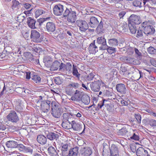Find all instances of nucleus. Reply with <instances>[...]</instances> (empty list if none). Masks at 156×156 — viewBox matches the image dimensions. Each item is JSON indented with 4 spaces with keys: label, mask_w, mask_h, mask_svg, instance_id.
Wrapping results in <instances>:
<instances>
[{
    "label": "nucleus",
    "mask_w": 156,
    "mask_h": 156,
    "mask_svg": "<svg viewBox=\"0 0 156 156\" xmlns=\"http://www.w3.org/2000/svg\"><path fill=\"white\" fill-rule=\"evenodd\" d=\"M63 16L67 17L68 23L70 24L74 23L76 20V12L71 8L66 7L63 13Z\"/></svg>",
    "instance_id": "obj_1"
},
{
    "label": "nucleus",
    "mask_w": 156,
    "mask_h": 156,
    "mask_svg": "<svg viewBox=\"0 0 156 156\" xmlns=\"http://www.w3.org/2000/svg\"><path fill=\"white\" fill-rule=\"evenodd\" d=\"M42 97L40 96L39 98L36 100L35 102L38 107H40L41 110L44 112H47L50 109L51 102L49 101H42Z\"/></svg>",
    "instance_id": "obj_2"
},
{
    "label": "nucleus",
    "mask_w": 156,
    "mask_h": 156,
    "mask_svg": "<svg viewBox=\"0 0 156 156\" xmlns=\"http://www.w3.org/2000/svg\"><path fill=\"white\" fill-rule=\"evenodd\" d=\"M149 22L145 21L143 23L141 27L143 29L144 33L147 36H150L153 35L155 32V30L153 27L149 25Z\"/></svg>",
    "instance_id": "obj_3"
},
{
    "label": "nucleus",
    "mask_w": 156,
    "mask_h": 156,
    "mask_svg": "<svg viewBox=\"0 0 156 156\" xmlns=\"http://www.w3.org/2000/svg\"><path fill=\"white\" fill-rule=\"evenodd\" d=\"M63 120L62 123V126L65 129H69L71 127V123L70 121L71 118L70 117V115L68 113H64L63 115Z\"/></svg>",
    "instance_id": "obj_4"
},
{
    "label": "nucleus",
    "mask_w": 156,
    "mask_h": 156,
    "mask_svg": "<svg viewBox=\"0 0 156 156\" xmlns=\"http://www.w3.org/2000/svg\"><path fill=\"white\" fill-rule=\"evenodd\" d=\"M51 114L52 115L56 118L60 117L61 112L59 106L56 105L54 102L51 103Z\"/></svg>",
    "instance_id": "obj_5"
},
{
    "label": "nucleus",
    "mask_w": 156,
    "mask_h": 156,
    "mask_svg": "<svg viewBox=\"0 0 156 156\" xmlns=\"http://www.w3.org/2000/svg\"><path fill=\"white\" fill-rule=\"evenodd\" d=\"M8 120L13 123H16L19 120V118L16 112L12 110L11 111L7 116Z\"/></svg>",
    "instance_id": "obj_6"
},
{
    "label": "nucleus",
    "mask_w": 156,
    "mask_h": 156,
    "mask_svg": "<svg viewBox=\"0 0 156 156\" xmlns=\"http://www.w3.org/2000/svg\"><path fill=\"white\" fill-rule=\"evenodd\" d=\"M78 27L80 30L81 32H85L88 29V26L87 22L81 20H78L76 21Z\"/></svg>",
    "instance_id": "obj_7"
},
{
    "label": "nucleus",
    "mask_w": 156,
    "mask_h": 156,
    "mask_svg": "<svg viewBox=\"0 0 156 156\" xmlns=\"http://www.w3.org/2000/svg\"><path fill=\"white\" fill-rule=\"evenodd\" d=\"M85 20L88 23L89 26L91 27L95 28L99 23L97 19L94 17H88L86 16Z\"/></svg>",
    "instance_id": "obj_8"
},
{
    "label": "nucleus",
    "mask_w": 156,
    "mask_h": 156,
    "mask_svg": "<svg viewBox=\"0 0 156 156\" xmlns=\"http://www.w3.org/2000/svg\"><path fill=\"white\" fill-rule=\"evenodd\" d=\"M40 37V33L38 31L35 30L31 31L30 38L32 41L35 42H41V40Z\"/></svg>",
    "instance_id": "obj_9"
},
{
    "label": "nucleus",
    "mask_w": 156,
    "mask_h": 156,
    "mask_svg": "<svg viewBox=\"0 0 156 156\" xmlns=\"http://www.w3.org/2000/svg\"><path fill=\"white\" fill-rule=\"evenodd\" d=\"M141 22L140 16L134 14L131 15L129 18V23L133 25L139 24Z\"/></svg>",
    "instance_id": "obj_10"
},
{
    "label": "nucleus",
    "mask_w": 156,
    "mask_h": 156,
    "mask_svg": "<svg viewBox=\"0 0 156 156\" xmlns=\"http://www.w3.org/2000/svg\"><path fill=\"white\" fill-rule=\"evenodd\" d=\"M97 43L98 44L101 45L99 47L100 50H106L108 47V45L106 44V39L104 37H99L97 38L96 40Z\"/></svg>",
    "instance_id": "obj_11"
},
{
    "label": "nucleus",
    "mask_w": 156,
    "mask_h": 156,
    "mask_svg": "<svg viewBox=\"0 0 156 156\" xmlns=\"http://www.w3.org/2000/svg\"><path fill=\"white\" fill-rule=\"evenodd\" d=\"M63 6L61 4L55 5L53 8V12L56 16H59L63 15Z\"/></svg>",
    "instance_id": "obj_12"
},
{
    "label": "nucleus",
    "mask_w": 156,
    "mask_h": 156,
    "mask_svg": "<svg viewBox=\"0 0 156 156\" xmlns=\"http://www.w3.org/2000/svg\"><path fill=\"white\" fill-rule=\"evenodd\" d=\"M53 144L55 147L51 146L48 148V152L49 156H59L57 151V148L55 146L56 144L55 142H54Z\"/></svg>",
    "instance_id": "obj_13"
},
{
    "label": "nucleus",
    "mask_w": 156,
    "mask_h": 156,
    "mask_svg": "<svg viewBox=\"0 0 156 156\" xmlns=\"http://www.w3.org/2000/svg\"><path fill=\"white\" fill-rule=\"evenodd\" d=\"M133 4L134 6L139 8L143 6L145 7L148 4L146 0H135Z\"/></svg>",
    "instance_id": "obj_14"
},
{
    "label": "nucleus",
    "mask_w": 156,
    "mask_h": 156,
    "mask_svg": "<svg viewBox=\"0 0 156 156\" xmlns=\"http://www.w3.org/2000/svg\"><path fill=\"white\" fill-rule=\"evenodd\" d=\"M100 81L98 80L92 82L90 84L91 90L94 92H98L100 88Z\"/></svg>",
    "instance_id": "obj_15"
},
{
    "label": "nucleus",
    "mask_w": 156,
    "mask_h": 156,
    "mask_svg": "<svg viewBox=\"0 0 156 156\" xmlns=\"http://www.w3.org/2000/svg\"><path fill=\"white\" fill-rule=\"evenodd\" d=\"M46 30L48 32H53L55 30V24L51 22H48L46 26Z\"/></svg>",
    "instance_id": "obj_16"
},
{
    "label": "nucleus",
    "mask_w": 156,
    "mask_h": 156,
    "mask_svg": "<svg viewBox=\"0 0 156 156\" xmlns=\"http://www.w3.org/2000/svg\"><path fill=\"white\" fill-rule=\"evenodd\" d=\"M109 149L110 151L111 156H119L118 148L115 145H112Z\"/></svg>",
    "instance_id": "obj_17"
},
{
    "label": "nucleus",
    "mask_w": 156,
    "mask_h": 156,
    "mask_svg": "<svg viewBox=\"0 0 156 156\" xmlns=\"http://www.w3.org/2000/svg\"><path fill=\"white\" fill-rule=\"evenodd\" d=\"M68 144H62L61 147V151L63 156H68Z\"/></svg>",
    "instance_id": "obj_18"
},
{
    "label": "nucleus",
    "mask_w": 156,
    "mask_h": 156,
    "mask_svg": "<svg viewBox=\"0 0 156 156\" xmlns=\"http://www.w3.org/2000/svg\"><path fill=\"white\" fill-rule=\"evenodd\" d=\"M137 156H147L149 155L147 151L142 147H139L136 151Z\"/></svg>",
    "instance_id": "obj_19"
},
{
    "label": "nucleus",
    "mask_w": 156,
    "mask_h": 156,
    "mask_svg": "<svg viewBox=\"0 0 156 156\" xmlns=\"http://www.w3.org/2000/svg\"><path fill=\"white\" fill-rule=\"evenodd\" d=\"M95 41H94L93 43H91L88 48L89 52L90 54H95L98 51V47L95 44Z\"/></svg>",
    "instance_id": "obj_20"
},
{
    "label": "nucleus",
    "mask_w": 156,
    "mask_h": 156,
    "mask_svg": "<svg viewBox=\"0 0 156 156\" xmlns=\"http://www.w3.org/2000/svg\"><path fill=\"white\" fill-rule=\"evenodd\" d=\"M116 88L117 91L125 94L126 93V89L125 85L122 83L117 84L116 86Z\"/></svg>",
    "instance_id": "obj_21"
},
{
    "label": "nucleus",
    "mask_w": 156,
    "mask_h": 156,
    "mask_svg": "<svg viewBox=\"0 0 156 156\" xmlns=\"http://www.w3.org/2000/svg\"><path fill=\"white\" fill-rule=\"evenodd\" d=\"M27 23L28 26L31 29H35L36 21L31 17H28L27 18Z\"/></svg>",
    "instance_id": "obj_22"
},
{
    "label": "nucleus",
    "mask_w": 156,
    "mask_h": 156,
    "mask_svg": "<svg viewBox=\"0 0 156 156\" xmlns=\"http://www.w3.org/2000/svg\"><path fill=\"white\" fill-rule=\"evenodd\" d=\"M6 147L10 148H15L19 145L18 143L14 140H9L6 142L5 143Z\"/></svg>",
    "instance_id": "obj_23"
},
{
    "label": "nucleus",
    "mask_w": 156,
    "mask_h": 156,
    "mask_svg": "<svg viewBox=\"0 0 156 156\" xmlns=\"http://www.w3.org/2000/svg\"><path fill=\"white\" fill-rule=\"evenodd\" d=\"M74 93V95L70 99L74 101H79L80 100L81 92L76 90Z\"/></svg>",
    "instance_id": "obj_24"
},
{
    "label": "nucleus",
    "mask_w": 156,
    "mask_h": 156,
    "mask_svg": "<svg viewBox=\"0 0 156 156\" xmlns=\"http://www.w3.org/2000/svg\"><path fill=\"white\" fill-rule=\"evenodd\" d=\"M23 102L22 101L18 100L16 103V109L18 112H20L23 109Z\"/></svg>",
    "instance_id": "obj_25"
},
{
    "label": "nucleus",
    "mask_w": 156,
    "mask_h": 156,
    "mask_svg": "<svg viewBox=\"0 0 156 156\" xmlns=\"http://www.w3.org/2000/svg\"><path fill=\"white\" fill-rule=\"evenodd\" d=\"M37 142L41 144H46L47 139L46 137L42 135H38L37 137Z\"/></svg>",
    "instance_id": "obj_26"
},
{
    "label": "nucleus",
    "mask_w": 156,
    "mask_h": 156,
    "mask_svg": "<svg viewBox=\"0 0 156 156\" xmlns=\"http://www.w3.org/2000/svg\"><path fill=\"white\" fill-rule=\"evenodd\" d=\"M58 137L59 135L58 134L53 132L49 133L47 135V138L51 140H57Z\"/></svg>",
    "instance_id": "obj_27"
},
{
    "label": "nucleus",
    "mask_w": 156,
    "mask_h": 156,
    "mask_svg": "<svg viewBox=\"0 0 156 156\" xmlns=\"http://www.w3.org/2000/svg\"><path fill=\"white\" fill-rule=\"evenodd\" d=\"M78 153V147H75L68 151V155L69 156H77Z\"/></svg>",
    "instance_id": "obj_28"
},
{
    "label": "nucleus",
    "mask_w": 156,
    "mask_h": 156,
    "mask_svg": "<svg viewBox=\"0 0 156 156\" xmlns=\"http://www.w3.org/2000/svg\"><path fill=\"white\" fill-rule=\"evenodd\" d=\"M96 30L98 34H102L104 32V30L103 27V23L101 21L98 25L96 29Z\"/></svg>",
    "instance_id": "obj_29"
},
{
    "label": "nucleus",
    "mask_w": 156,
    "mask_h": 156,
    "mask_svg": "<svg viewBox=\"0 0 156 156\" xmlns=\"http://www.w3.org/2000/svg\"><path fill=\"white\" fill-rule=\"evenodd\" d=\"M60 62L57 61H55L52 64L50 67L51 71H55L58 69L60 66Z\"/></svg>",
    "instance_id": "obj_30"
},
{
    "label": "nucleus",
    "mask_w": 156,
    "mask_h": 156,
    "mask_svg": "<svg viewBox=\"0 0 156 156\" xmlns=\"http://www.w3.org/2000/svg\"><path fill=\"white\" fill-rule=\"evenodd\" d=\"M92 153L91 148L86 147L84 148L83 153V154L84 156H89L91 155Z\"/></svg>",
    "instance_id": "obj_31"
},
{
    "label": "nucleus",
    "mask_w": 156,
    "mask_h": 156,
    "mask_svg": "<svg viewBox=\"0 0 156 156\" xmlns=\"http://www.w3.org/2000/svg\"><path fill=\"white\" fill-rule=\"evenodd\" d=\"M120 59L122 61L128 63L132 64L133 60V58L127 57H122L120 58Z\"/></svg>",
    "instance_id": "obj_32"
},
{
    "label": "nucleus",
    "mask_w": 156,
    "mask_h": 156,
    "mask_svg": "<svg viewBox=\"0 0 156 156\" xmlns=\"http://www.w3.org/2000/svg\"><path fill=\"white\" fill-rule=\"evenodd\" d=\"M129 29L132 34H135L136 31V27L135 25L128 23Z\"/></svg>",
    "instance_id": "obj_33"
},
{
    "label": "nucleus",
    "mask_w": 156,
    "mask_h": 156,
    "mask_svg": "<svg viewBox=\"0 0 156 156\" xmlns=\"http://www.w3.org/2000/svg\"><path fill=\"white\" fill-rule=\"evenodd\" d=\"M108 43L110 46H115L118 44V41L116 39L112 38L108 40Z\"/></svg>",
    "instance_id": "obj_34"
},
{
    "label": "nucleus",
    "mask_w": 156,
    "mask_h": 156,
    "mask_svg": "<svg viewBox=\"0 0 156 156\" xmlns=\"http://www.w3.org/2000/svg\"><path fill=\"white\" fill-rule=\"evenodd\" d=\"M71 128H72L74 130L77 131L79 129L80 125L76 123L74 120L71 121Z\"/></svg>",
    "instance_id": "obj_35"
},
{
    "label": "nucleus",
    "mask_w": 156,
    "mask_h": 156,
    "mask_svg": "<svg viewBox=\"0 0 156 156\" xmlns=\"http://www.w3.org/2000/svg\"><path fill=\"white\" fill-rule=\"evenodd\" d=\"M33 82L36 83H39L41 81V78L39 76L34 75L32 78Z\"/></svg>",
    "instance_id": "obj_36"
},
{
    "label": "nucleus",
    "mask_w": 156,
    "mask_h": 156,
    "mask_svg": "<svg viewBox=\"0 0 156 156\" xmlns=\"http://www.w3.org/2000/svg\"><path fill=\"white\" fill-rule=\"evenodd\" d=\"M120 31L122 32H124L127 31V24L126 23H124L121 24L120 28Z\"/></svg>",
    "instance_id": "obj_37"
},
{
    "label": "nucleus",
    "mask_w": 156,
    "mask_h": 156,
    "mask_svg": "<svg viewBox=\"0 0 156 156\" xmlns=\"http://www.w3.org/2000/svg\"><path fill=\"white\" fill-rule=\"evenodd\" d=\"M73 75L75 76L78 78H79L80 76V74L78 73L76 66H74V65H73Z\"/></svg>",
    "instance_id": "obj_38"
},
{
    "label": "nucleus",
    "mask_w": 156,
    "mask_h": 156,
    "mask_svg": "<svg viewBox=\"0 0 156 156\" xmlns=\"http://www.w3.org/2000/svg\"><path fill=\"white\" fill-rule=\"evenodd\" d=\"M144 31L140 29H139L137 30L136 37L140 39H142L144 37Z\"/></svg>",
    "instance_id": "obj_39"
},
{
    "label": "nucleus",
    "mask_w": 156,
    "mask_h": 156,
    "mask_svg": "<svg viewBox=\"0 0 156 156\" xmlns=\"http://www.w3.org/2000/svg\"><path fill=\"white\" fill-rule=\"evenodd\" d=\"M108 101V100L103 99L102 101H100L98 104V106L96 107V109L98 110H100L101 108L103 106H104V103Z\"/></svg>",
    "instance_id": "obj_40"
},
{
    "label": "nucleus",
    "mask_w": 156,
    "mask_h": 156,
    "mask_svg": "<svg viewBox=\"0 0 156 156\" xmlns=\"http://www.w3.org/2000/svg\"><path fill=\"white\" fill-rule=\"evenodd\" d=\"M66 92L68 95H71L75 92L74 89L72 87L68 88V87H67L66 90Z\"/></svg>",
    "instance_id": "obj_41"
},
{
    "label": "nucleus",
    "mask_w": 156,
    "mask_h": 156,
    "mask_svg": "<svg viewBox=\"0 0 156 156\" xmlns=\"http://www.w3.org/2000/svg\"><path fill=\"white\" fill-rule=\"evenodd\" d=\"M45 12L42 9H38L35 12V16L36 18H37L39 17L40 16L44 13Z\"/></svg>",
    "instance_id": "obj_42"
},
{
    "label": "nucleus",
    "mask_w": 156,
    "mask_h": 156,
    "mask_svg": "<svg viewBox=\"0 0 156 156\" xmlns=\"http://www.w3.org/2000/svg\"><path fill=\"white\" fill-rule=\"evenodd\" d=\"M12 3V8L13 9H14L15 8H17L18 5L20 4L19 2L18 1L16 0H13Z\"/></svg>",
    "instance_id": "obj_43"
},
{
    "label": "nucleus",
    "mask_w": 156,
    "mask_h": 156,
    "mask_svg": "<svg viewBox=\"0 0 156 156\" xmlns=\"http://www.w3.org/2000/svg\"><path fill=\"white\" fill-rule=\"evenodd\" d=\"M82 101L85 105H88L90 103L89 97L88 96H85L83 99Z\"/></svg>",
    "instance_id": "obj_44"
},
{
    "label": "nucleus",
    "mask_w": 156,
    "mask_h": 156,
    "mask_svg": "<svg viewBox=\"0 0 156 156\" xmlns=\"http://www.w3.org/2000/svg\"><path fill=\"white\" fill-rule=\"evenodd\" d=\"M79 84L77 83H72L69 84L67 86L68 88H73V89H75L76 87H78Z\"/></svg>",
    "instance_id": "obj_45"
},
{
    "label": "nucleus",
    "mask_w": 156,
    "mask_h": 156,
    "mask_svg": "<svg viewBox=\"0 0 156 156\" xmlns=\"http://www.w3.org/2000/svg\"><path fill=\"white\" fill-rule=\"evenodd\" d=\"M106 49L107 50V51L109 53H112L115 51V48L108 46L107 48Z\"/></svg>",
    "instance_id": "obj_46"
},
{
    "label": "nucleus",
    "mask_w": 156,
    "mask_h": 156,
    "mask_svg": "<svg viewBox=\"0 0 156 156\" xmlns=\"http://www.w3.org/2000/svg\"><path fill=\"white\" fill-rule=\"evenodd\" d=\"M109 150L103 148L102 155L103 156H111V153L109 152Z\"/></svg>",
    "instance_id": "obj_47"
},
{
    "label": "nucleus",
    "mask_w": 156,
    "mask_h": 156,
    "mask_svg": "<svg viewBox=\"0 0 156 156\" xmlns=\"http://www.w3.org/2000/svg\"><path fill=\"white\" fill-rule=\"evenodd\" d=\"M134 51L135 54L137 55V58L139 60L141 59V54L139 50L136 48H134Z\"/></svg>",
    "instance_id": "obj_48"
},
{
    "label": "nucleus",
    "mask_w": 156,
    "mask_h": 156,
    "mask_svg": "<svg viewBox=\"0 0 156 156\" xmlns=\"http://www.w3.org/2000/svg\"><path fill=\"white\" fill-rule=\"evenodd\" d=\"M71 64L69 62H68L65 64V69L68 72H69L71 69Z\"/></svg>",
    "instance_id": "obj_49"
},
{
    "label": "nucleus",
    "mask_w": 156,
    "mask_h": 156,
    "mask_svg": "<svg viewBox=\"0 0 156 156\" xmlns=\"http://www.w3.org/2000/svg\"><path fill=\"white\" fill-rule=\"evenodd\" d=\"M103 94L104 96H107L108 97H109L110 96H112V93L109 90H105L103 92Z\"/></svg>",
    "instance_id": "obj_50"
},
{
    "label": "nucleus",
    "mask_w": 156,
    "mask_h": 156,
    "mask_svg": "<svg viewBox=\"0 0 156 156\" xmlns=\"http://www.w3.org/2000/svg\"><path fill=\"white\" fill-rule=\"evenodd\" d=\"M134 116L138 123H141V115L138 113H135V114Z\"/></svg>",
    "instance_id": "obj_51"
},
{
    "label": "nucleus",
    "mask_w": 156,
    "mask_h": 156,
    "mask_svg": "<svg viewBox=\"0 0 156 156\" xmlns=\"http://www.w3.org/2000/svg\"><path fill=\"white\" fill-rule=\"evenodd\" d=\"M54 81L55 83L57 84H60L62 83V80L59 77L55 78Z\"/></svg>",
    "instance_id": "obj_52"
},
{
    "label": "nucleus",
    "mask_w": 156,
    "mask_h": 156,
    "mask_svg": "<svg viewBox=\"0 0 156 156\" xmlns=\"http://www.w3.org/2000/svg\"><path fill=\"white\" fill-rule=\"evenodd\" d=\"M24 153H28L30 154H31L33 153V149L29 147H26Z\"/></svg>",
    "instance_id": "obj_53"
},
{
    "label": "nucleus",
    "mask_w": 156,
    "mask_h": 156,
    "mask_svg": "<svg viewBox=\"0 0 156 156\" xmlns=\"http://www.w3.org/2000/svg\"><path fill=\"white\" fill-rule=\"evenodd\" d=\"M129 100L128 98H126L125 100L122 99L121 101V104L123 106H127L128 105V102L127 101Z\"/></svg>",
    "instance_id": "obj_54"
},
{
    "label": "nucleus",
    "mask_w": 156,
    "mask_h": 156,
    "mask_svg": "<svg viewBox=\"0 0 156 156\" xmlns=\"http://www.w3.org/2000/svg\"><path fill=\"white\" fill-rule=\"evenodd\" d=\"M148 50L151 54H154L156 52V49L152 47H150L148 48Z\"/></svg>",
    "instance_id": "obj_55"
},
{
    "label": "nucleus",
    "mask_w": 156,
    "mask_h": 156,
    "mask_svg": "<svg viewBox=\"0 0 156 156\" xmlns=\"http://www.w3.org/2000/svg\"><path fill=\"white\" fill-rule=\"evenodd\" d=\"M149 124L152 126L155 127L156 126V120L151 119L149 122Z\"/></svg>",
    "instance_id": "obj_56"
},
{
    "label": "nucleus",
    "mask_w": 156,
    "mask_h": 156,
    "mask_svg": "<svg viewBox=\"0 0 156 156\" xmlns=\"http://www.w3.org/2000/svg\"><path fill=\"white\" fill-rule=\"evenodd\" d=\"M133 60L132 64L134 65H138L140 64V62L139 59H136L133 58Z\"/></svg>",
    "instance_id": "obj_57"
},
{
    "label": "nucleus",
    "mask_w": 156,
    "mask_h": 156,
    "mask_svg": "<svg viewBox=\"0 0 156 156\" xmlns=\"http://www.w3.org/2000/svg\"><path fill=\"white\" fill-rule=\"evenodd\" d=\"M130 138L131 139H133L136 140H138L139 139V136L135 133H134L133 135L130 137Z\"/></svg>",
    "instance_id": "obj_58"
},
{
    "label": "nucleus",
    "mask_w": 156,
    "mask_h": 156,
    "mask_svg": "<svg viewBox=\"0 0 156 156\" xmlns=\"http://www.w3.org/2000/svg\"><path fill=\"white\" fill-rule=\"evenodd\" d=\"M126 133V130L125 129H122L119 130V132L118 133V134L119 135H122L125 134Z\"/></svg>",
    "instance_id": "obj_59"
},
{
    "label": "nucleus",
    "mask_w": 156,
    "mask_h": 156,
    "mask_svg": "<svg viewBox=\"0 0 156 156\" xmlns=\"http://www.w3.org/2000/svg\"><path fill=\"white\" fill-rule=\"evenodd\" d=\"M23 5L27 9H29L31 7V5L28 3L23 4Z\"/></svg>",
    "instance_id": "obj_60"
},
{
    "label": "nucleus",
    "mask_w": 156,
    "mask_h": 156,
    "mask_svg": "<svg viewBox=\"0 0 156 156\" xmlns=\"http://www.w3.org/2000/svg\"><path fill=\"white\" fill-rule=\"evenodd\" d=\"M19 145L20 146V150L24 152L26 147L24 146L22 144H19Z\"/></svg>",
    "instance_id": "obj_61"
},
{
    "label": "nucleus",
    "mask_w": 156,
    "mask_h": 156,
    "mask_svg": "<svg viewBox=\"0 0 156 156\" xmlns=\"http://www.w3.org/2000/svg\"><path fill=\"white\" fill-rule=\"evenodd\" d=\"M126 12L125 11H122L120 12L119 14V16L120 18H122L125 15Z\"/></svg>",
    "instance_id": "obj_62"
},
{
    "label": "nucleus",
    "mask_w": 156,
    "mask_h": 156,
    "mask_svg": "<svg viewBox=\"0 0 156 156\" xmlns=\"http://www.w3.org/2000/svg\"><path fill=\"white\" fill-rule=\"evenodd\" d=\"M136 146L134 145H131L130 146V148L132 152H135L136 151Z\"/></svg>",
    "instance_id": "obj_63"
},
{
    "label": "nucleus",
    "mask_w": 156,
    "mask_h": 156,
    "mask_svg": "<svg viewBox=\"0 0 156 156\" xmlns=\"http://www.w3.org/2000/svg\"><path fill=\"white\" fill-rule=\"evenodd\" d=\"M94 75L92 73H90L87 76V79L89 80H92L94 78Z\"/></svg>",
    "instance_id": "obj_64"
}]
</instances>
